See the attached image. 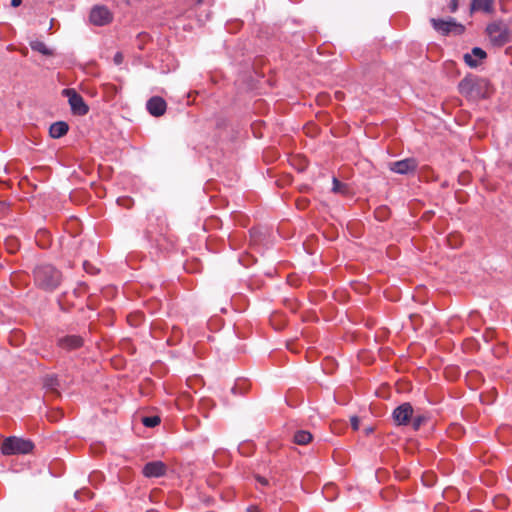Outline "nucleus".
<instances>
[{
    "mask_svg": "<svg viewBox=\"0 0 512 512\" xmlns=\"http://www.w3.org/2000/svg\"><path fill=\"white\" fill-rule=\"evenodd\" d=\"M44 386L52 391L58 386V379L56 376H46L44 378Z\"/></svg>",
    "mask_w": 512,
    "mask_h": 512,
    "instance_id": "6ab92c4d",
    "label": "nucleus"
},
{
    "mask_svg": "<svg viewBox=\"0 0 512 512\" xmlns=\"http://www.w3.org/2000/svg\"><path fill=\"white\" fill-rule=\"evenodd\" d=\"M372 431H373V428H372V427H369V428H367V429H366V433H367V434L371 433Z\"/></svg>",
    "mask_w": 512,
    "mask_h": 512,
    "instance_id": "c85d7f7f",
    "label": "nucleus"
},
{
    "mask_svg": "<svg viewBox=\"0 0 512 512\" xmlns=\"http://www.w3.org/2000/svg\"><path fill=\"white\" fill-rule=\"evenodd\" d=\"M33 448L34 444L30 440L10 436L3 441L1 452L4 455L28 454Z\"/></svg>",
    "mask_w": 512,
    "mask_h": 512,
    "instance_id": "7ed1b4c3",
    "label": "nucleus"
},
{
    "mask_svg": "<svg viewBox=\"0 0 512 512\" xmlns=\"http://www.w3.org/2000/svg\"><path fill=\"white\" fill-rule=\"evenodd\" d=\"M69 130V126L64 121H58L53 123L49 128V134L52 138L58 139L64 136Z\"/></svg>",
    "mask_w": 512,
    "mask_h": 512,
    "instance_id": "2eb2a0df",
    "label": "nucleus"
},
{
    "mask_svg": "<svg viewBox=\"0 0 512 512\" xmlns=\"http://www.w3.org/2000/svg\"><path fill=\"white\" fill-rule=\"evenodd\" d=\"M486 32L490 42L497 47L505 45L510 38L507 25L501 22H494L487 26Z\"/></svg>",
    "mask_w": 512,
    "mask_h": 512,
    "instance_id": "39448f33",
    "label": "nucleus"
},
{
    "mask_svg": "<svg viewBox=\"0 0 512 512\" xmlns=\"http://www.w3.org/2000/svg\"><path fill=\"white\" fill-rule=\"evenodd\" d=\"M493 0H472L470 5V12L483 11L490 13L493 11Z\"/></svg>",
    "mask_w": 512,
    "mask_h": 512,
    "instance_id": "4468645a",
    "label": "nucleus"
},
{
    "mask_svg": "<svg viewBox=\"0 0 512 512\" xmlns=\"http://www.w3.org/2000/svg\"><path fill=\"white\" fill-rule=\"evenodd\" d=\"M146 107L152 116L159 117L165 113L167 104L162 97L154 96L147 101Z\"/></svg>",
    "mask_w": 512,
    "mask_h": 512,
    "instance_id": "9b49d317",
    "label": "nucleus"
},
{
    "mask_svg": "<svg viewBox=\"0 0 512 512\" xmlns=\"http://www.w3.org/2000/svg\"><path fill=\"white\" fill-rule=\"evenodd\" d=\"M62 94L68 98L71 111L75 115L84 116L89 112L88 105L84 102L83 97L74 89L67 88L62 91Z\"/></svg>",
    "mask_w": 512,
    "mask_h": 512,
    "instance_id": "423d86ee",
    "label": "nucleus"
},
{
    "mask_svg": "<svg viewBox=\"0 0 512 512\" xmlns=\"http://www.w3.org/2000/svg\"><path fill=\"white\" fill-rule=\"evenodd\" d=\"M333 192L335 193H345L347 187L345 184L341 183L337 178H333Z\"/></svg>",
    "mask_w": 512,
    "mask_h": 512,
    "instance_id": "412c9836",
    "label": "nucleus"
},
{
    "mask_svg": "<svg viewBox=\"0 0 512 512\" xmlns=\"http://www.w3.org/2000/svg\"><path fill=\"white\" fill-rule=\"evenodd\" d=\"M411 424L414 430H418L422 424L426 421V417L422 415L412 416L411 418Z\"/></svg>",
    "mask_w": 512,
    "mask_h": 512,
    "instance_id": "aec40b11",
    "label": "nucleus"
},
{
    "mask_svg": "<svg viewBox=\"0 0 512 512\" xmlns=\"http://www.w3.org/2000/svg\"><path fill=\"white\" fill-rule=\"evenodd\" d=\"M312 438V434L306 430L296 431L293 437L294 442L298 445H307L312 441Z\"/></svg>",
    "mask_w": 512,
    "mask_h": 512,
    "instance_id": "dca6fc26",
    "label": "nucleus"
},
{
    "mask_svg": "<svg viewBox=\"0 0 512 512\" xmlns=\"http://www.w3.org/2000/svg\"><path fill=\"white\" fill-rule=\"evenodd\" d=\"M89 19L96 26H104L112 21V14L105 6H95L90 12Z\"/></svg>",
    "mask_w": 512,
    "mask_h": 512,
    "instance_id": "0eeeda50",
    "label": "nucleus"
},
{
    "mask_svg": "<svg viewBox=\"0 0 512 512\" xmlns=\"http://www.w3.org/2000/svg\"><path fill=\"white\" fill-rule=\"evenodd\" d=\"M256 480L259 484H261L262 486H268L269 484V481L268 479H266L265 477L263 476H260V475H256Z\"/></svg>",
    "mask_w": 512,
    "mask_h": 512,
    "instance_id": "5701e85b",
    "label": "nucleus"
},
{
    "mask_svg": "<svg viewBox=\"0 0 512 512\" xmlns=\"http://www.w3.org/2000/svg\"><path fill=\"white\" fill-rule=\"evenodd\" d=\"M392 416L397 425H407L413 416V407L410 403H403L394 409Z\"/></svg>",
    "mask_w": 512,
    "mask_h": 512,
    "instance_id": "6e6552de",
    "label": "nucleus"
},
{
    "mask_svg": "<svg viewBox=\"0 0 512 512\" xmlns=\"http://www.w3.org/2000/svg\"><path fill=\"white\" fill-rule=\"evenodd\" d=\"M62 280V275L54 266L41 264L34 269L35 284L47 291L56 289Z\"/></svg>",
    "mask_w": 512,
    "mask_h": 512,
    "instance_id": "f257e3e1",
    "label": "nucleus"
},
{
    "mask_svg": "<svg viewBox=\"0 0 512 512\" xmlns=\"http://www.w3.org/2000/svg\"><path fill=\"white\" fill-rule=\"evenodd\" d=\"M9 209V206L6 202L0 201V216L4 215Z\"/></svg>",
    "mask_w": 512,
    "mask_h": 512,
    "instance_id": "b1692460",
    "label": "nucleus"
},
{
    "mask_svg": "<svg viewBox=\"0 0 512 512\" xmlns=\"http://www.w3.org/2000/svg\"><path fill=\"white\" fill-rule=\"evenodd\" d=\"M486 80L468 75L463 78L458 85L459 92L469 99L484 97L483 89L486 88Z\"/></svg>",
    "mask_w": 512,
    "mask_h": 512,
    "instance_id": "f03ea898",
    "label": "nucleus"
},
{
    "mask_svg": "<svg viewBox=\"0 0 512 512\" xmlns=\"http://www.w3.org/2000/svg\"><path fill=\"white\" fill-rule=\"evenodd\" d=\"M449 8L451 12H456L458 9V1L457 0H451L449 4Z\"/></svg>",
    "mask_w": 512,
    "mask_h": 512,
    "instance_id": "393cba45",
    "label": "nucleus"
},
{
    "mask_svg": "<svg viewBox=\"0 0 512 512\" xmlns=\"http://www.w3.org/2000/svg\"><path fill=\"white\" fill-rule=\"evenodd\" d=\"M160 417L159 416H149V417H143L142 423L146 427H155L160 423Z\"/></svg>",
    "mask_w": 512,
    "mask_h": 512,
    "instance_id": "a211bd4d",
    "label": "nucleus"
},
{
    "mask_svg": "<svg viewBox=\"0 0 512 512\" xmlns=\"http://www.w3.org/2000/svg\"><path fill=\"white\" fill-rule=\"evenodd\" d=\"M341 92H336V97L339 98Z\"/></svg>",
    "mask_w": 512,
    "mask_h": 512,
    "instance_id": "c756f323",
    "label": "nucleus"
},
{
    "mask_svg": "<svg viewBox=\"0 0 512 512\" xmlns=\"http://www.w3.org/2000/svg\"><path fill=\"white\" fill-rule=\"evenodd\" d=\"M418 164L414 158H406L390 164V169L398 174H408L414 172Z\"/></svg>",
    "mask_w": 512,
    "mask_h": 512,
    "instance_id": "9d476101",
    "label": "nucleus"
},
{
    "mask_svg": "<svg viewBox=\"0 0 512 512\" xmlns=\"http://www.w3.org/2000/svg\"><path fill=\"white\" fill-rule=\"evenodd\" d=\"M430 23L432 27L442 36L461 35L465 31V26L456 22L455 19L449 18L448 20L431 18Z\"/></svg>",
    "mask_w": 512,
    "mask_h": 512,
    "instance_id": "20e7f679",
    "label": "nucleus"
},
{
    "mask_svg": "<svg viewBox=\"0 0 512 512\" xmlns=\"http://www.w3.org/2000/svg\"><path fill=\"white\" fill-rule=\"evenodd\" d=\"M350 422H351V426H352L353 430L356 431L359 429L360 419L357 416H352L350 418Z\"/></svg>",
    "mask_w": 512,
    "mask_h": 512,
    "instance_id": "4be33fe9",
    "label": "nucleus"
},
{
    "mask_svg": "<svg viewBox=\"0 0 512 512\" xmlns=\"http://www.w3.org/2000/svg\"><path fill=\"white\" fill-rule=\"evenodd\" d=\"M30 47L32 50L37 51L45 56H52L53 51L46 46V44L42 41L36 40L30 43Z\"/></svg>",
    "mask_w": 512,
    "mask_h": 512,
    "instance_id": "f3484780",
    "label": "nucleus"
},
{
    "mask_svg": "<svg viewBox=\"0 0 512 512\" xmlns=\"http://www.w3.org/2000/svg\"><path fill=\"white\" fill-rule=\"evenodd\" d=\"M167 472V465L162 461H151L144 465L142 473L147 478L162 477Z\"/></svg>",
    "mask_w": 512,
    "mask_h": 512,
    "instance_id": "1a4fd4ad",
    "label": "nucleus"
},
{
    "mask_svg": "<svg viewBox=\"0 0 512 512\" xmlns=\"http://www.w3.org/2000/svg\"><path fill=\"white\" fill-rule=\"evenodd\" d=\"M83 338L79 335H66L58 339V346L65 350H73L83 345Z\"/></svg>",
    "mask_w": 512,
    "mask_h": 512,
    "instance_id": "f8f14e48",
    "label": "nucleus"
},
{
    "mask_svg": "<svg viewBox=\"0 0 512 512\" xmlns=\"http://www.w3.org/2000/svg\"><path fill=\"white\" fill-rule=\"evenodd\" d=\"M21 3H22V0H11V5L13 7H18L21 5Z\"/></svg>",
    "mask_w": 512,
    "mask_h": 512,
    "instance_id": "cd10ccee",
    "label": "nucleus"
},
{
    "mask_svg": "<svg viewBox=\"0 0 512 512\" xmlns=\"http://www.w3.org/2000/svg\"><path fill=\"white\" fill-rule=\"evenodd\" d=\"M487 56L486 52L479 48L474 47L471 53H466L463 57L464 62L471 68H476L479 65V62L475 59L478 58L480 60L485 59Z\"/></svg>",
    "mask_w": 512,
    "mask_h": 512,
    "instance_id": "ddd939ff",
    "label": "nucleus"
},
{
    "mask_svg": "<svg viewBox=\"0 0 512 512\" xmlns=\"http://www.w3.org/2000/svg\"><path fill=\"white\" fill-rule=\"evenodd\" d=\"M247 512H260V509L257 506H249Z\"/></svg>",
    "mask_w": 512,
    "mask_h": 512,
    "instance_id": "bb28decb",
    "label": "nucleus"
},
{
    "mask_svg": "<svg viewBox=\"0 0 512 512\" xmlns=\"http://www.w3.org/2000/svg\"><path fill=\"white\" fill-rule=\"evenodd\" d=\"M122 61H123L122 53H120V52L116 53L115 56H114L115 64L120 65L122 63Z\"/></svg>",
    "mask_w": 512,
    "mask_h": 512,
    "instance_id": "a878e982",
    "label": "nucleus"
}]
</instances>
